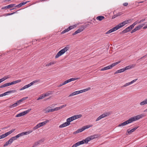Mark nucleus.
<instances>
[{
	"instance_id": "1",
	"label": "nucleus",
	"mask_w": 147,
	"mask_h": 147,
	"mask_svg": "<svg viewBox=\"0 0 147 147\" xmlns=\"http://www.w3.org/2000/svg\"><path fill=\"white\" fill-rule=\"evenodd\" d=\"M144 116V114H142L139 115L135 116L129 119L128 120H126L122 123L118 125V127L124 126L127 124L130 123L134 121L140 119L143 117Z\"/></svg>"
},
{
	"instance_id": "2",
	"label": "nucleus",
	"mask_w": 147,
	"mask_h": 147,
	"mask_svg": "<svg viewBox=\"0 0 147 147\" xmlns=\"http://www.w3.org/2000/svg\"><path fill=\"white\" fill-rule=\"evenodd\" d=\"M131 19H129V20H126L117 25L115 27L107 31L106 34H109L123 27L126 24L129 23V21H131Z\"/></svg>"
},
{
	"instance_id": "3",
	"label": "nucleus",
	"mask_w": 147,
	"mask_h": 147,
	"mask_svg": "<svg viewBox=\"0 0 147 147\" xmlns=\"http://www.w3.org/2000/svg\"><path fill=\"white\" fill-rule=\"evenodd\" d=\"M97 136L96 135L90 136L86 138L85 140L82 141H79L75 144H74L71 147H76L79 146L82 144H87L88 142L95 138H96Z\"/></svg>"
},
{
	"instance_id": "4",
	"label": "nucleus",
	"mask_w": 147,
	"mask_h": 147,
	"mask_svg": "<svg viewBox=\"0 0 147 147\" xmlns=\"http://www.w3.org/2000/svg\"><path fill=\"white\" fill-rule=\"evenodd\" d=\"M32 131L30 130L28 131H26L23 132H22L16 135V136L12 137L11 138L12 141H13L14 140H16L19 137L23 136L24 135H27L31 133L32 132Z\"/></svg>"
},
{
	"instance_id": "5",
	"label": "nucleus",
	"mask_w": 147,
	"mask_h": 147,
	"mask_svg": "<svg viewBox=\"0 0 147 147\" xmlns=\"http://www.w3.org/2000/svg\"><path fill=\"white\" fill-rule=\"evenodd\" d=\"M69 48L68 47L66 46L61 50L55 56V58H57L59 57L63 54L69 50Z\"/></svg>"
},
{
	"instance_id": "6",
	"label": "nucleus",
	"mask_w": 147,
	"mask_h": 147,
	"mask_svg": "<svg viewBox=\"0 0 147 147\" xmlns=\"http://www.w3.org/2000/svg\"><path fill=\"white\" fill-rule=\"evenodd\" d=\"M49 121V120H47L38 123L34 127L33 129V130H35V129H37L45 125Z\"/></svg>"
},
{
	"instance_id": "7",
	"label": "nucleus",
	"mask_w": 147,
	"mask_h": 147,
	"mask_svg": "<svg viewBox=\"0 0 147 147\" xmlns=\"http://www.w3.org/2000/svg\"><path fill=\"white\" fill-rule=\"evenodd\" d=\"M120 63V61H118L117 62H116V63H113L111 65L107 66L105 67H104V68H102L101 69V71H104V70H107L108 69H111L113 67L115 66L116 65H117V64H118V63Z\"/></svg>"
},
{
	"instance_id": "8",
	"label": "nucleus",
	"mask_w": 147,
	"mask_h": 147,
	"mask_svg": "<svg viewBox=\"0 0 147 147\" xmlns=\"http://www.w3.org/2000/svg\"><path fill=\"white\" fill-rule=\"evenodd\" d=\"M110 113L109 112H107L102 114L99 116L96 120V121H98L104 118L109 116L110 115Z\"/></svg>"
},
{
	"instance_id": "9",
	"label": "nucleus",
	"mask_w": 147,
	"mask_h": 147,
	"mask_svg": "<svg viewBox=\"0 0 147 147\" xmlns=\"http://www.w3.org/2000/svg\"><path fill=\"white\" fill-rule=\"evenodd\" d=\"M15 130V129H12L11 130H10L8 132L6 133L5 134H3L0 136V139H3L7 137V136L13 133Z\"/></svg>"
},
{
	"instance_id": "10",
	"label": "nucleus",
	"mask_w": 147,
	"mask_h": 147,
	"mask_svg": "<svg viewBox=\"0 0 147 147\" xmlns=\"http://www.w3.org/2000/svg\"><path fill=\"white\" fill-rule=\"evenodd\" d=\"M74 28V26H70L68 27L67 29H65L64 30H63L61 32V34H63L65 33L66 32H68L70 30Z\"/></svg>"
},
{
	"instance_id": "11",
	"label": "nucleus",
	"mask_w": 147,
	"mask_h": 147,
	"mask_svg": "<svg viewBox=\"0 0 147 147\" xmlns=\"http://www.w3.org/2000/svg\"><path fill=\"white\" fill-rule=\"evenodd\" d=\"M84 29V27H82L80 28H79L76 31L74 32L73 34V35H74L77 34L81 32L82 31H83Z\"/></svg>"
},
{
	"instance_id": "12",
	"label": "nucleus",
	"mask_w": 147,
	"mask_h": 147,
	"mask_svg": "<svg viewBox=\"0 0 147 147\" xmlns=\"http://www.w3.org/2000/svg\"><path fill=\"white\" fill-rule=\"evenodd\" d=\"M31 110V109H28L26 111H24L23 112H22L21 113H19L21 116H23L27 113H28Z\"/></svg>"
},
{
	"instance_id": "13",
	"label": "nucleus",
	"mask_w": 147,
	"mask_h": 147,
	"mask_svg": "<svg viewBox=\"0 0 147 147\" xmlns=\"http://www.w3.org/2000/svg\"><path fill=\"white\" fill-rule=\"evenodd\" d=\"M79 78H72L65 81V83L66 84L72 81L79 79Z\"/></svg>"
},
{
	"instance_id": "14",
	"label": "nucleus",
	"mask_w": 147,
	"mask_h": 147,
	"mask_svg": "<svg viewBox=\"0 0 147 147\" xmlns=\"http://www.w3.org/2000/svg\"><path fill=\"white\" fill-rule=\"evenodd\" d=\"M137 80H138L137 79H136L134 80H133L131 82H130L126 83L123 86V87H126V86H128L129 85L132 84L133 83H134L135 82H136Z\"/></svg>"
},
{
	"instance_id": "15",
	"label": "nucleus",
	"mask_w": 147,
	"mask_h": 147,
	"mask_svg": "<svg viewBox=\"0 0 147 147\" xmlns=\"http://www.w3.org/2000/svg\"><path fill=\"white\" fill-rule=\"evenodd\" d=\"M138 127H136L131 129L129 131V130L128 129L127 131L128 134H131V133H132L133 132H134L136 129L138 128Z\"/></svg>"
},
{
	"instance_id": "16",
	"label": "nucleus",
	"mask_w": 147,
	"mask_h": 147,
	"mask_svg": "<svg viewBox=\"0 0 147 147\" xmlns=\"http://www.w3.org/2000/svg\"><path fill=\"white\" fill-rule=\"evenodd\" d=\"M105 19V17L102 16H99L96 18V19L99 21H101Z\"/></svg>"
},
{
	"instance_id": "17",
	"label": "nucleus",
	"mask_w": 147,
	"mask_h": 147,
	"mask_svg": "<svg viewBox=\"0 0 147 147\" xmlns=\"http://www.w3.org/2000/svg\"><path fill=\"white\" fill-rule=\"evenodd\" d=\"M16 92V91L15 90H10L6 92H4V95L5 96H6V95H8L9 94L14 92Z\"/></svg>"
},
{
	"instance_id": "18",
	"label": "nucleus",
	"mask_w": 147,
	"mask_h": 147,
	"mask_svg": "<svg viewBox=\"0 0 147 147\" xmlns=\"http://www.w3.org/2000/svg\"><path fill=\"white\" fill-rule=\"evenodd\" d=\"M53 92L52 91H49L45 94L44 95L45 97L52 94H53Z\"/></svg>"
},
{
	"instance_id": "19",
	"label": "nucleus",
	"mask_w": 147,
	"mask_h": 147,
	"mask_svg": "<svg viewBox=\"0 0 147 147\" xmlns=\"http://www.w3.org/2000/svg\"><path fill=\"white\" fill-rule=\"evenodd\" d=\"M146 104H147V103L145 99H144V100L142 101L140 103V105L141 106H142Z\"/></svg>"
},
{
	"instance_id": "20",
	"label": "nucleus",
	"mask_w": 147,
	"mask_h": 147,
	"mask_svg": "<svg viewBox=\"0 0 147 147\" xmlns=\"http://www.w3.org/2000/svg\"><path fill=\"white\" fill-rule=\"evenodd\" d=\"M56 63V62L54 61H52L48 63L46 65V66H49L51 65H53L54 64Z\"/></svg>"
},
{
	"instance_id": "21",
	"label": "nucleus",
	"mask_w": 147,
	"mask_h": 147,
	"mask_svg": "<svg viewBox=\"0 0 147 147\" xmlns=\"http://www.w3.org/2000/svg\"><path fill=\"white\" fill-rule=\"evenodd\" d=\"M124 71L123 68L117 71L115 73V74L121 73Z\"/></svg>"
},
{
	"instance_id": "22",
	"label": "nucleus",
	"mask_w": 147,
	"mask_h": 147,
	"mask_svg": "<svg viewBox=\"0 0 147 147\" xmlns=\"http://www.w3.org/2000/svg\"><path fill=\"white\" fill-rule=\"evenodd\" d=\"M66 121L68 123H69V125L70 124V122L73 121V120H72V118L71 117H69L67 119Z\"/></svg>"
},
{
	"instance_id": "23",
	"label": "nucleus",
	"mask_w": 147,
	"mask_h": 147,
	"mask_svg": "<svg viewBox=\"0 0 147 147\" xmlns=\"http://www.w3.org/2000/svg\"><path fill=\"white\" fill-rule=\"evenodd\" d=\"M92 126V125H86L85 126H84V127H83V128L85 129V130L87 129H88L90 127H91Z\"/></svg>"
},
{
	"instance_id": "24",
	"label": "nucleus",
	"mask_w": 147,
	"mask_h": 147,
	"mask_svg": "<svg viewBox=\"0 0 147 147\" xmlns=\"http://www.w3.org/2000/svg\"><path fill=\"white\" fill-rule=\"evenodd\" d=\"M129 31H130L128 29V28H127L122 31V32L123 33H125Z\"/></svg>"
},
{
	"instance_id": "25",
	"label": "nucleus",
	"mask_w": 147,
	"mask_h": 147,
	"mask_svg": "<svg viewBox=\"0 0 147 147\" xmlns=\"http://www.w3.org/2000/svg\"><path fill=\"white\" fill-rule=\"evenodd\" d=\"M43 94H42L41 96L39 97L37 99V100H39L44 98H45Z\"/></svg>"
},
{
	"instance_id": "26",
	"label": "nucleus",
	"mask_w": 147,
	"mask_h": 147,
	"mask_svg": "<svg viewBox=\"0 0 147 147\" xmlns=\"http://www.w3.org/2000/svg\"><path fill=\"white\" fill-rule=\"evenodd\" d=\"M18 105V104L16 102L13 104L11 105L10 106V108H12V107H15L17 106Z\"/></svg>"
},
{
	"instance_id": "27",
	"label": "nucleus",
	"mask_w": 147,
	"mask_h": 147,
	"mask_svg": "<svg viewBox=\"0 0 147 147\" xmlns=\"http://www.w3.org/2000/svg\"><path fill=\"white\" fill-rule=\"evenodd\" d=\"M10 78V76L9 75H7L5 76L3 78V79H4V80H6V79L9 78Z\"/></svg>"
},
{
	"instance_id": "28",
	"label": "nucleus",
	"mask_w": 147,
	"mask_h": 147,
	"mask_svg": "<svg viewBox=\"0 0 147 147\" xmlns=\"http://www.w3.org/2000/svg\"><path fill=\"white\" fill-rule=\"evenodd\" d=\"M15 4H10L9 5H7V7L8 9L9 8L12 7H13L14 5Z\"/></svg>"
},
{
	"instance_id": "29",
	"label": "nucleus",
	"mask_w": 147,
	"mask_h": 147,
	"mask_svg": "<svg viewBox=\"0 0 147 147\" xmlns=\"http://www.w3.org/2000/svg\"><path fill=\"white\" fill-rule=\"evenodd\" d=\"M90 88H86L82 90H83V92H86L88 90H90Z\"/></svg>"
},
{
	"instance_id": "30",
	"label": "nucleus",
	"mask_w": 147,
	"mask_h": 147,
	"mask_svg": "<svg viewBox=\"0 0 147 147\" xmlns=\"http://www.w3.org/2000/svg\"><path fill=\"white\" fill-rule=\"evenodd\" d=\"M76 117V119H77L78 118H80L82 117V115H75Z\"/></svg>"
},
{
	"instance_id": "31",
	"label": "nucleus",
	"mask_w": 147,
	"mask_h": 147,
	"mask_svg": "<svg viewBox=\"0 0 147 147\" xmlns=\"http://www.w3.org/2000/svg\"><path fill=\"white\" fill-rule=\"evenodd\" d=\"M141 26H140V25H139L138 26L136 27L135 28L136 30V31L139 30L140 28H141Z\"/></svg>"
},
{
	"instance_id": "32",
	"label": "nucleus",
	"mask_w": 147,
	"mask_h": 147,
	"mask_svg": "<svg viewBox=\"0 0 147 147\" xmlns=\"http://www.w3.org/2000/svg\"><path fill=\"white\" fill-rule=\"evenodd\" d=\"M63 125L65 127L69 125V123H68L67 121L63 123Z\"/></svg>"
},
{
	"instance_id": "33",
	"label": "nucleus",
	"mask_w": 147,
	"mask_h": 147,
	"mask_svg": "<svg viewBox=\"0 0 147 147\" xmlns=\"http://www.w3.org/2000/svg\"><path fill=\"white\" fill-rule=\"evenodd\" d=\"M84 130H85V129H84L83 128V127L81 129H78V130L79 132V133L82 132V131H84Z\"/></svg>"
},
{
	"instance_id": "34",
	"label": "nucleus",
	"mask_w": 147,
	"mask_h": 147,
	"mask_svg": "<svg viewBox=\"0 0 147 147\" xmlns=\"http://www.w3.org/2000/svg\"><path fill=\"white\" fill-rule=\"evenodd\" d=\"M66 84L65 82V81L63 83L60 84L59 85L57 86V87H60L62 86L63 85H65Z\"/></svg>"
},
{
	"instance_id": "35",
	"label": "nucleus",
	"mask_w": 147,
	"mask_h": 147,
	"mask_svg": "<svg viewBox=\"0 0 147 147\" xmlns=\"http://www.w3.org/2000/svg\"><path fill=\"white\" fill-rule=\"evenodd\" d=\"M53 111H54V109H49L46 112L47 113H49Z\"/></svg>"
},
{
	"instance_id": "36",
	"label": "nucleus",
	"mask_w": 147,
	"mask_h": 147,
	"mask_svg": "<svg viewBox=\"0 0 147 147\" xmlns=\"http://www.w3.org/2000/svg\"><path fill=\"white\" fill-rule=\"evenodd\" d=\"M17 12V11H16V12H14L12 13H8L7 14L5 15V16H9V15H13V14H14L15 13H16Z\"/></svg>"
},
{
	"instance_id": "37",
	"label": "nucleus",
	"mask_w": 147,
	"mask_h": 147,
	"mask_svg": "<svg viewBox=\"0 0 147 147\" xmlns=\"http://www.w3.org/2000/svg\"><path fill=\"white\" fill-rule=\"evenodd\" d=\"M9 144H11L13 142L11 138H10L9 140L7 141Z\"/></svg>"
},
{
	"instance_id": "38",
	"label": "nucleus",
	"mask_w": 147,
	"mask_h": 147,
	"mask_svg": "<svg viewBox=\"0 0 147 147\" xmlns=\"http://www.w3.org/2000/svg\"><path fill=\"white\" fill-rule=\"evenodd\" d=\"M134 66L133 65H129L127 66H126L127 67V69H128L131 68L132 67H133Z\"/></svg>"
},
{
	"instance_id": "39",
	"label": "nucleus",
	"mask_w": 147,
	"mask_h": 147,
	"mask_svg": "<svg viewBox=\"0 0 147 147\" xmlns=\"http://www.w3.org/2000/svg\"><path fill=\"white\" fill-rule=\"evenodd\" d=\"M4 85L5 87L8 86L10 85V82L5 83L4 84Z\"/></svg>"
},
{
	"instance_id": "40",
	"label": "nucleus",
	"mask_w": 147,
	"mask_h": 147,
	"mask_svg": "<svg viewBox=\"0 0 147 147\" xmlns=\"http://www.w3.org/2000/svg\"><path fill=\"white\" fill-rule=\"evenodd\" d=\"M67 105H63L60 107H59L60 109H61L65 107Z\"/></svg>"
},
{
	"instance_id": "41",
	"label": "nucleus",
	"mask_w": 147,
	"mask_h": 147,
	"mask_svg": "<svg viewBox=\"0 0 147 147\" xmlns=\"http://www.w3.org/2000/svg\"><path fill=\"white\" fill-rule=\"evenodd\" d=\"M28 98V97H24L21 99V100L22 102H23L24 100Z\"/></svg>"
},
{
	"instance_id": "42",
	"label": "nucleus",
	"mask_w": 147,
	"mask_h": 147,
	"mask_svg": "<svg viewBox=\"0 0 147 147\" xmlns=\"http://www.w3.org/2000/svg\"><path fill=\"white\" fill-rule=\"evenodd\" d=\"M9 144V143H8V142L7 141V142H6V143L4 144V145H3V146L4 147H5V146H8Z\"/></svg>"
},
{
	"instance_id": "43",
	"label": "nucleus",
	"mask_w": 147,
	"mask_h": 147,
	"mask_svg": "<svg viewBox=\"0 0 147 147\" xmlns=\"http://www.w3.org/2000/svg\"><path fill=\"white\" fill-rule=\"evenodd\" d=\"M60 109L59 107H56L54 109V111H57Z\"/></svg>"
},
{
	"instance_id": "44",
	"label": "nucleus",
	"mask_w": 147,
	"mask_h": 147,
	"mask_svg": "<svg viewBox=\"0 0 147 147\" xmlns=\"http://www.w3.org/2000/svg\"><path fill=\"white\" fill-rule=\"evenodd\" d=\"M138 23H140V22H139V21H136L133 24V25L135 26L136 24H137Z\"/></svg>"
},
{
	"instance_id": "45",
	"label": "nucleus",
	"mask_w": 147,
	"mask_h": 147,
	"mask_svg": "<svg viewBox=\"0 0 147 147\" xmlns=\"http://www.w3.org/2000/svg\"><path fill=\"white\" fill-rule=\"evenodd\" d=\"M120 15L117 14V15H114V16H113L112 17V19H114L115 18H116V17L118 16H119Z\"/></svg>"
},
{
	"instance_id": "46",
	"label": "nucleus",
	"mask_w": 147,
	"mask_h": 147,
	"mask_svg": "<svg viewBox=\"0 0 147 147\" xmlns=\"http://www.w3.org/2000/svg\"><path fill=\"white\" fill-rule=\"evenodd\" d=\"M74 92H73V93H71L69 96V97H70V96H73L74 95H75V93H74Z\"/></svg>"
},
{
	"instance_id": "47",
	"label": "nucleus",
	"mask_w": 147,
	"mask_h": 147,
	"mask_svg": "<svg viewBox=\"0 0 147 147\" xmlns=\"http://www.w3.org/2000/svg\"><path fill=\"white\" fill-rule=\"evenodd\" d=\"M22 102L21 101V100L20 99V100H18L16 102L18 104V105H19Z\"/></svg>"
},
{
	"instance_id": "48",
	"label": "nucleus",
	"mask_w": 147,
	"mask_h": 147,
	"mask_svg": "<svg viewBox=\"0 0 147 147\" xmlns=\"http://www.w3.org/2000/svg\"><path fill=\"white\" fill-rule=\"evenodd\" d=\"M39 144V143L38 142H36L33 145V147H34L36 146L37 145H38Z\"/></svg>"
},
{
	"instance_id": "49",
	"label": "nucleus",
	"mask_w": 147,
	"mask_h": 147,
	"mask_svg": "<svg viewBox=\"0 0 147 147\" xmlns=\"http://www.w3.org/2000/svg\"><path fill=\"white\" fill-rule=\"evenodd\" d=\"M145 18L141 20H140L139 21V22H140V23H141L142 22H144V21H145Z\"/></svg>"
},
{
	"instance_id": "50",
	"label": "nucleus",
	"mask_w": 147,
	"mask_h": 147,
	"mask_svg": "<svg viewBox=\"0 0 147 147\" xmlns=\"http://www.w3.org/2000/svg\"><path fill=\"white\" fill-rule=\"evenodd\" d=\"M33 83H34H34H37L38 82H39L40 80H34V81H33Z\"/></svg>"
},
{
	"instance_id": "51",
	"label": "nucleus",
	"mask_w": 147,
	"mask_h": 147,
	"mask_svg": "<svg viewBox=\"0 0 147 147\" xmlns=\"http://www.w3.org/2000/svg\"><path fill=\"white\" fill-rule=\"evenodd\" d=\"M136 30L135 29V28H134V29H133L131 32V33H132L134 32H136Z\"/></svg>"
},
{
	"instance_id": "52",
	"label": "nucleus",
	"mask_w": 147,
	"mask_h": 147,
	"mask_svg": "<svg viewBox=\"0 0 147 147\" xmlns=\"http://www.w3.org/2000/svg\"><path fill=\"white\" fill-rule=\"evenodd\" d=\"M64 127H64V126L63 124V123H62V124H61V125H60L59 126V127L60 128H63Z\"/></svg>"
},
{
	"instance_id": "53",
	"label": "nucleus",
	"mask_w": 147,
	"mask_h": 147,
	"mask_svg": "<svg viewBox=\"0 0 147 147\" xmlns=\"http://www.w3.org/2000/svg\"><path fill=\"white\" fill-rule=\"evenodd\" d=\"M71 117L72 118V120H73V121L76 119L75 115Z\"/></svg>"
},
{
	"instance_id": "54",
	"label": "nucleus",
	"mask_w": 147,
	"mask_h": 147,
	"mask_svg": "<svg viewBox=\"0 0 147 147\" xmlns=\"http://www.w3.org/2000/svg\"><path fill=\"white\" fill-rule=\"evenodd\" d=\"M29 1H26V2H21L22 3V4L23 5H24L25 4H26V3H27L28 2H29Z\"/></svg>"
},
{
	"instance_id": "55",
	"label": "nucleus",
	"mask_w": 147,
	"mask_h": 147,
	"mask_svg": "<svg viewBox=\"0 0 147 147\" xmlns=\"http://www.w3.org/2000/svg\"><path fill=\"white\" fill-rule=\"evenodd\" d=\"M21 7V5H20V3L19 4L16 5V7H18V8H19V7Z\"/></svg>"
},
{
	"instance_id": "56",
	"label": "nucleus",
	"mask_w": 147,
	"mask_h": 147,
	"mask_svg": "<svg viewBox=\"0 0 147 147\" xmlns=\"http://www.w3.org/2000/svg\"><path fill=\"white\" fill-rule=\"evenodd\" d=\"M74 92V93H75V95L78 94H79V93L78 91H76Z\"/></svg>"
},
{
	"instance_id": "57",
	"label": "nucleus",
	"mask_w": 147,
	"mask_h": 147,
	"mask_svg": "<svg viewBox=\"0 0 147 147\" xmlns=\"http://www.w3.org/2000/svg\"><path fill=\"white\" fill-rule=\"evenodd\" d=\"M134 26L133 25V24H132L129 26L132 29L134 27Z\"/></svg>"
},
{
	"instance_id": "58",
	"label": "nucleus",
	"mask_w": 147,
	"mask_h": 147,
	"mask_svg": "<svg viewBox=\"0 0 147 147\" xmlns=\"http://www.w3.org/2000/svg\"><path fill=\"white\" fill-rule=\"evenodd\" d=\"M21 117L20 115V114L19 113L18 114H17L16 116L15 117Z\"/></svg>"
},
{
	"instance_id": "59",
	"label": "nucleus",
	"mask_w": 147,
	"mask_h": 147,
	"mask_svg": "<svg viewBox=\"0 0 147 147\" xmlns=\"http://www.w3.org/2000/svg\"><path fill=\"white\" fill-rule=\"evenodd\" d=\"M128 3H123V5L125 6H126L128 5Z\"/></svg>"
},
{
	"instance_id": "60",
	"label": "nucleus",
	"mask_w": 147,
	"mask_h": 147,
	"mask_svg": "<svg viewBox=\"0 0 147 147\" xmlns=\"http://www.w3.org/2000/svg\"><path fill=\"white\" fill-rule=\"evenodd\" d=\"M4 81H5V80H4L3 78L0 79V83H1V82H2Z\"/></svg>"
},
{
	"instance_id": "61",
	"label": "nucleus",
	"mask_w": 147,
	"mask_h": 147,
	"mask_svg": "<svg viewBox=\"0 0 147 147\" xmlns=\"http://www.w3.org/2000/svg\"><path fill=\"white\" fill-rule=\"evenodd\" d=\"M8 9L7 7V6L3 7L1 8V9Z\"/></svg>"
},
{
	"instance_id": "62",
	"label": "nucleus",
	"mask_w": 147,
	"mask_h": 147,
	"mask_svg": "<svg viewBox=\"0 0 147 147\" xmlns=\"http://www.w3.org/2000/svg\"><path fill=\"white\" fill-rule=\"evenodd\" d=\"M16 81L17 83H18L20 82L21 81V80L20 79H19V80H16Z\"/></svg>"
},
{
	"instance_id": "63",
	"label": "nucleus",
	"mask_w": 147,
	"mask_h": 147,
	"mask_svg": "<svg viewBox=\"0 0 147 147\" xmlns=\"http://www.w3.org/2000/svg\"><path fill=\"white\" fill-rule=\"evenodd\" d=\"M29 84H30V86H31L33 85L34 84V83H33V82H31Z\"/></svg>"
},
{
	"instance_id": "64",
	"label": "nucleus",
	"mask_w": 147,
	"mask_h": 147,
	"mask_svg": "<svg viewBox=\"0 0 147 147\" xmlns=\"http://www.w3.org/2000/svg\"><path fill=\"white\" fill-rule=\"evenodd\" d=\"M143 28V29H146V28H147V25L146 26H144Z\"/></svg>"
}]
</instances>
